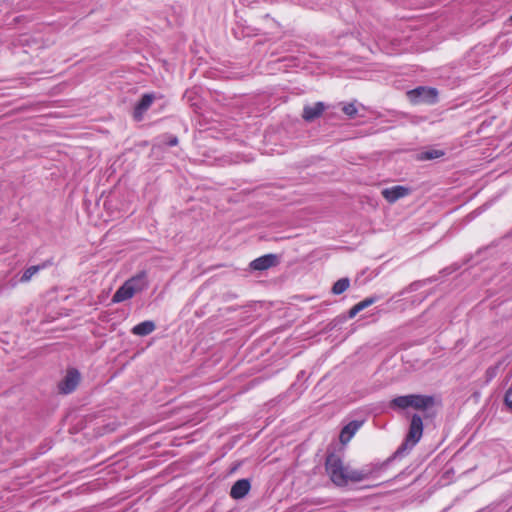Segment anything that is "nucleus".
I'll return each mask as SVG.
<instances>
[{
  "instance_id": "obj_1",
  "label": "nucleus",
  "mask_w": 512,
  "mask_h": 512,
  "mask_svg": "<svg viewBox=\"0 0 512 512\" xmlns=\"http://www.w3.org/2000/svg\"><path fill=\"white\" fill-rule=\"evenodd\" d=\"M325 468L330 480L339 487H344L349 482H361L368 477L366 472L345 465L335 454L327 456Z\"/></svg>"
},
{
  "instance_id": "obj_22",
  "label": "nucleus",
  "mask_w": 512,
  "mask_h": 512,
  "mask_svg": "<svg viewBox=\"0 0 512 512\" xmlns=\"http://www.w3.org/2000/svg\"><path fill=\"white\" fill-rule=\"evenodd\" d=\"M177 144H178V139H177V137H172V138L169 140V142H168V145H169V146H175V145H177Z\"/></svg>"
},
{
  "instance_id": "obj_23",
  "label": "nucleus",
  "mask_w": 512,
  "mask_h": 512,
  "mask_svg": "<svg viewBox=\"0 0 512 512\" xmlns=\"http://www.w3.org/2000/svg\"><path fill=\"white\" fill-rule=\"evenodd\" d=\"M510 21L512 22V15H511V17H510Z\"/></svg>"
},
{
  "instance_id": "obj_14",
  "label": "nucleus",
  "mask_w": 512,
  "mask_h": 512,
  "mask_svg": "<svg viewBox=\"0 0 512 512\" xmlns=\"http://www.w3.org/2000/svg\"><path fill=\"white\" fill-rule=\"evenodd\" d=\"M444 156V151L438 149H431L418 154V159L421 161L433 160Z\"/></svg>"
},
{
  "instance_id": "obj_8",
  "label": "nucleus",
  "mask_w": 512,
  "mask_h": 512,
  "mask_svg": "<svg viewBox=\"0 0 512 512\" xmlns=\"http://www.w3.org/2000/svg\"><path fill=\"white\" fill-rule=\"evenodd\" d=\"M325 109L326 106L323 102H316L313 105H306L303 108L302 117L305 121H313L314 119L320 117Z\"/></svg>"
},
{
  "instance_id": "obj_2",
  "label": "nucleus",
  "mask_w": 512,
  "mask_h": 512,
  "mask_svg": "<svg viewBox=\"0 0 512 512\" xmlns=\"http://www.w3.org/2000/svg\"><path fill=\"white\" fill-rule=\"evenodd\" d=\"M148 287L147 273L141 271L133 277L126 280L120 286L112 297L113 303H121L131 299L137 293L144 291Z\"/></svg>"
},
{
  "instance_id": "obj_5",
  "label": "nucleus",
  "mask_w": 512,
  "mask_h": 512,
  "mask_svg": "<svg viewBox=\"0 0 512 512\" xmlns=\"http://www.w3.org/2000/svg\"><path fill=\"white\" fill-rule=\"evenodd\" d=\"M80 381V374L75 369L68 370L65 378L59 383V390L63 394H69L73 392L78 386Z\"/></svg>"
},
{
  "instance_id": "obj_9",
  "label": "nucleus",
  "mask_w": 512,
  "mask_h": 512,
  "mask_svg": "<svg viewBox=\"0 0 512 512\" xmlns=\"http://www.w3.org/2000/svg\"><path fill=\"white\" fill-rule=\"evenodd\" d=\"M277 263V257L273 254L261 256L250 263L253 270L263 271L267 270Z\"/></svg>"
},
{
  "instance_id": "obj_16",
  "label": "nucleus",
  "mask_w": 512,
  "mask_h": 512,
  "mask_svg": "<svg viewBox=\"0 0 512 512\" xmlns=\"http://www.w3.org/2000/svg\"><path fill=\"white\" fill-rule=\"evenodd\" d=\"M393 407L406 409L410 407V395L398 396L391 401Z\"/></svg>"
},
{
  "instance_id": "obj_4",
  "label": "nucleus",
  "mask_w": 512,
  "mask_h": 512,
  "mask_svg": "<svg viewBox=\"0 0 512 512\" xmlns=\"http://www.w3.org/2000/svg\"><path fill=\"white\" fill-rule=\"evenodd\" d=\"M410 101L434 103L437 97V91L434 88L417 87L407 92Z\"/></svg>"
},
{
  "instance_id": "obj_10",
  "label": "nucleus",
  "mask_w": 512,
  "mask_h": 512,
  "mask_svg": "<svg viewBox=\"0 0 512 512\" xmlns=\"http://www.w3.org/2000/svg\"><path fill=\"white\" fill-rule=\"evenodd\" d=\"M250 488L251 485L248 479H240L233 484L230 496L233 499H241L248 494Z\"/></svg>"
},
{
  "instance_id": "obj_3",
  "label": "nucleus",
  "mask_w": 512,
  "mask_h": 512,
  "mask_svg": "<svg viewBox=\"0 0 512 512\" xmlns=\"http://www.w3.org/2000/svg\"><path fill=\"white\" fill-rule=\"evenodd\" d=\"M423 435V421L422 418L414 414L411 418L410 426L408 433L406 435L405 441L398 448L397 453H403L405 451H410L422 438Z\"/></svg>"
},
{
  "instance_id": "obj_17",
  "label": "nucleus",
  "mask_w": 512,
  "mask_h": 512,
  "mask_svg": "<svg viewBox=\"0 0 512 512\" xmlns=\"http://www.w3.org/2000/svg\"><path fill=\"white\" fill-rule=\"evenodd\" d=\"M39 266H30L27 268L21 276V282H28L38 271Z\"/></svg>"
},
{
  "instance_id": "obj_15",
  "label": "nucleus",
  "mask_w": 512,
  "mask_h": 512,
  "mask_svg": "<svg viewBox=\"0 0 512 512\" xmlns=\"http://www.w3.org/2000/svg\"><path fill=\"white\" fill-rule=\"evenodd\" d=\"M349 286L350 280L348 278H341L334 283L332 287V293L335 295H340L345 292Z\"/></svg>"
},
{
  "instance_id": "obj_12",
  "label": "nucleus",
  "mask_w": 512,
  "mask_h": 512,
  "mask_svg": "<svg viewBox=\"0 0 512 512\" xmlns=\"http://www.w3.org/2000/svg\"><path fill=\"white\" fill-rule=\"evenodd\" d=\"M434 404V399L431 396H425V395H416L411 394L410 395V407L418 409V410H424Z\"/></svg>"
},
{
  "instance_id": "obj_21",
  "label": "nucleus",
  "mask_w": 512,
  "mask_h": 512,
  "mask_svg": "<svg viewBox=\"0 0 512 512\" xmlns=\"http://www.w3.org/2000/svg\"><path fill=\"white\" fill-rule=\"evenodd\" d=\"M360 312V309L357 305H354L348 312L349 318H354L358 313Z\"/></svg>"
},
{
  "instance_id": "obj_6",
  "label": "nucleus",
  "mask_w": 512,
  "mask_h": 512,
  "mask_svg": "<svg viewBox=\"0 0 512 512\" xmlns=\"http://www.w3.org/2000/svg\"><path fill=\"white\" fill-rule=\"evenodd\" d=\"M382 196L389 202L394 203L400 198L406 197L410 194V189L405 186L397 185L390 188H385L381 191Z\"/></svg>"
},
{
  "instance_id": "obj_11",
  "label": "nucleus",
  "mask_w": 512,
  "mask_h": 512,
  "mask_svg": "<svg viewBox=\"0 0 512 512\" xmlns=\"http://www.w3.org/2000/svg\"><path fill=\"white\" fill-rule=\"evenodd\" d=\"M154 96L152 94H144L134 109V118L138 121L142 119L143 114L149 109L153 103Z\"/></svg>"
},
{
  "instance_id": "obj_7",
  "label": "nucleus",
  "mask_w": 512,
  "mask_h": 512,
  "mask_svg": "<svg viewBox=\"0 0 512 512\" xmlns=\"http://www.w3.org/2000/svg\"><path fill=\"white\" fill-rule=\"evenodd\" d=\"M363 425V421L354 420L349 422L346 426L343 427V429L340 432L339 440L340 442L345 445L347 444L353 436L356 434V432L360 429V427Z\"/></svg>"
},
{
  "instance_id": "obj_20",
  "label": "nucleus",
  "mask_w": 512,
  "mask_h": 512,
  "mask_svg": "<svg viewBox=\"0 0 512 512\" xmlns=\"http://www.w3.org/2000/svg\"><path fill=\"white\" fill-rule=\"evenodd\" d=\"M504 401L508 408L512 410V388L506 391Z\"/></svg>"
},
{
  "instance_id": "obj_18",
  "label": "nucleus",
  "mask_w": 512,
  "mask_h": 512,
  "mask_svg": "<svg viewBox=\"0 0 512 512\" xmlns=\"http://www.w3.org/2000/svg\"><path fill=\"white\" fill-rule=\"evenodd\" d=\"M342 111L349 117H354L357 114V108L353 103L345 104Z\"/></svg>"
},
{
  "instance_id": "obj_13",
  "label": "nucleus",
  "mask_w": 512,
  "mask_h": 512,
  "mask_svg": "<svg viewBox=\"0 0 512 512\" xmlns=\"http://www.w3.org/2000/svg\"><path fill=\"white\" fill-rule=\"evenodd\" d=\"M156 329V325L153 321L147 320L135 325L132 328V333L137 336H147Z\"/></svg>"
},
{
  "instance_id": "obj_19",
  "label": "nucleus",
  "mask_w": 512,
  "mask_h": 512,
  "mask_svg": "<svg viewBox=\"0 0 512 512\" xmlns=\"http://www.w3.org/2000/svg\"><path fill=\"white\" fill-rule=\"evenodd\" d=\"M374 302H375L374 298H366L363 301L357 303L356 305L358 306L360 311H362L363 309H365V308L369 307L370 305H372Z\"/></svg>"
}]
</instances>
